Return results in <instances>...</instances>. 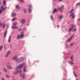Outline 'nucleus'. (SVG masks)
<instances>
[{"label": "nucleus", "instance_id": "nucleus-49", "mask_svg": "<svg viewBox=\"0 0 80 80\" xmlns=\"http://www.w3.org/2000/svg\"><path fill=\"white\" fill-rule=\"evenodd\" d=\"M79 22H80V18L79 19Z\"/></svg>", "mask_w": 80, "mask_h": 80}, {"label": "nucleus", "instance_id": "nucleus-26", "mask_svg": "<svg viewBox=\"0 0 80 80\" xmlns=\"http://www.w3.org/2000/svg\"><path fill=\"white\" fill-rule=\"evenodd\" d=\"M2 49H3V46H0V51L2 50Z\"/></svg>", "mask_w": 80, "mask_h": 80}, {"label": "nucleus", "instance_id": "nucleus-17", "mask_svg": "<svg viewBox=\"0 0 80 80\" xmlns=\"http://www.w3.org/2000/svg\"><path fill=\"white\" fill-rule=\"evenodd\" d=\"M73 36H72L71 38H70L68 40V42H70V40L72 39L73 37Z\"/></svg>", "mask_w": 80, "mask_h": 80}, {"label": "nucleus", "instance_id": "nucleus-42", "mask_svg": "<svg viewBox=\"0 0 80 80\" xmlns=\"http://www.w3.org/2000/svg\"><path fill=\"white\" fill-rule=\"evenodd\" d=\"M51 19H53V17H52V16H51Z\"/></svg>", "mask_w": 80, "mask_h": 80}, {"label": "nucleus", "instance_id": "nucleus-23", "mask_svg": "<svg viewBox=\"0 0 80 80\" xmlns=\"http://www.w3.org/2000/svg\"><path fill=\"white\" fill-rule=\"evenodd\" d=\"M63 6H61V7H59L58 8L59 10H61V9H62L63 8Z\"/></svg>", "mask_w": 80, "mask_h": 80}, {"label": "nucleus", "instance_id": "nucleus-15", "mask_svg": "<svg viewBox=\"0 0 80 80\" xmlns=\"http://www.w3.org/2000/svg\"><path fill=\"white\" fill-rule=\"evenodd\" d=\"M16 8L17 9H20V6L18 5H17L16 6Z\"/></svg>", "mask_w": 80, "mask_h": 80}, {"label": "nucleus", "instance_id": "nucleus-48", "mask_svg": "<svg viewBox=\"0 0 80 80\" xmlns=\"http://www.w3.org/2000/svg\"><path fill=\"white\" fill-rule=\"evenodd\" d=\"M2 74V73H1V72H0V74L1 75Z\"/></svg>", "mask_w": 80, "mask_h": 80}, {"label": "nucleus", "instance_id": "nucleus-25", "mask_svg": "<svg viewBox=\"0 0 80 80\" xmlns=\"http://www.w3.org/2000/svg\"><path fill=\"white\" fill-rule=\"evenodd\" d=\"M11 41V37L10 36L9 38L8 42H10Z\"/></svg>", "mask_w": 80, "mask_h": 80}, {"label": "nucleus", "instance_id": "nucleus-31", "mask_svg": "<svg viewBox=\"0 0 80 80\" xmlns=\"http://www.w3.org/2000/svg\"><path fill=\"white\" fill-rule=\"evenodd\" d=\"M73 9H72L69 12V13H72L73 12Z\"/></svg>", "mask_w": 80, "mask_h": 80}, {"label": "nucleus", "instance_id": "nucleus-38", "mask_svg": "<svg viewBox=\"0 0 80 80\" xmlns=\"http://www.w3.org/2000/svg\"><path fill=\"white\" fill-rule=\"evenodd\" d=\"M73 73H74V75L75 77H77V75L76 74H75V73L74 72H73Z\"/></svg>", "mask_w": 80, "mask_h": 80}, {"label": "nucleus", "instance_id": "nucleus-8", "mask_svg": "<svg viewBox=\"0 0 80 80\" xmlns=\"http://www.w3.org/2000/svg\"><path fill=\"white\" fill-rule=\"evenodd\" d=\"M21 22L22 24H24L25 22V20L24 19H22L21 20Z\"/></svg>", "mask_w": 80, "mask_h": 80}, {"label": "nucleus", "instance_id": "nucleus-35", "mask_svg": "<svg viewBox=\"0 0 80 80\" xmlns=\"http://www.w3.org/2000/svg\"><path fill=\"white\" fill-rule=\"evenodd\" d=\"M68 63H70L71 64H72V65H73L74 64V63L70 62H69Z\"/></svg>", "mask_w": 80, "mask_h": 80}, {"label": "nucleus", "instance_id": "nucleus-50", "mask_svg": "<svg viewBox=\"0 0 80 80\" xmlns=\"http://www.w3.org/2000/svg\"><path fill=\"white\" fill-rule=\"evenodd\" d=\"M76 80H78V79H76Z\"/></svg>", "mask_w": 80, "mask_h": 80}, {"label": "nucleus", "instance_id": "nucleus-27", "mask_svg": "<svg viewBox=\"0 0 80 80\" xmlns=\"http://www.w3.org/2000/svg\"><path fill=\"white\" fill-rule=\"evenodd\" d=\"M71 60H73V55L71 56Z\"/></svg>", "mask_w": 80, "mask_h": 80}, {"label": "nucleus", "instance_id": "nucleus-45", "mask_svg": "<svg viewBox=\"0 0 80 80\" xmlns=\"http://www.w3.org/2000/svg\"><path fill=\"white\" fill-rule=\"evenodd\" d=\"M2 80H5V79H4L3 78H2Z\"/></svg>", "mask_w": 80, "mask_h": 80}, {"label": "nucleus", "instance_id": "nucleus-6", "mask_svg": "<svg viewBox=\"0 0 80 80\" xmlns=\"http://www.w3.org/2000/svg\"><path fill=\"white\" fill-rule=\"evenodd\" d=\"M69 17H72V18L73 19L75 18V14H74V13H72L71 15H69Z\"/></svg>", "mask_w": 80, "mask_h": 80}, {"label": "nucleus", "instance_id": "nucleus-13", "mask_svg": "<svg viewBox=\"0 0 80 80\" xmlns=\"http://www.w3.org/2000/svg\"><path fill=\"white\" fill-rule=\"evenodd\" d=\"M12 29H17L18 28V27L17 26H12Z\"/></svg>", "mask_w": 80, "mask_h": 80}, {"label": "nucleus", "instance_id": "nucleus-37", "mask_svg": "<svg viewBox=\"0 0 80 80\" xmlns=\"http://www.w3.org/2000/svg\"><path fill=\"white\" fill-rule=\"evenodd\" d=\"M29 8H32V5H29Z\"/></svg>", "mask_w": 80, "mask_h": 80}, {"label": "nucleus", "instance_id": "nucleus-20", "mask_svg": "<svg viewBox=\"0 0 80 80\" xmlns=\"http://www.w3.org/2000/svg\"><path fill=\"white\" fill-rule=\"evenodd\" d=\"M57 12V9L56 8H55L53 11V13H55Z\"/></svg>", "mask_w": 80, "mask_h": 80}, {"label": "nucleus", "instance_id": "nucleus-33", "mask_svg": "<svg viewBox=\"0 0 80 80\" xmlns=\"http://www.w3.org/2000/svg\"><path fill=\"white\" fill-rule=\"evenodd\" d=\"M74 45V43H71L70 44V47H72V45Z\"/></svg>", "mask_w": 80, "mask_h": 80}, {"label": "nucleus", "instance_id": "nucleus-12", "mask_svg": "<svg viewBox=\"0 0 80 80\" xmlns=\"http://www.w3.org/2000/svg\"><path fill=\"white\" fill-rule=\"evenodd\" d=\"M17 15V14L15 12H12V17H16Z\"/></svg>", "mask_w": 80, "mask_h": 80}, {"label": "nucleus", "instance_id": "nucleus-7", "mask_svg": "<svg viewBox=\"0 0 80 80\" xmlns=\"http://www.w3.org/2000/svg\"><path fill=\"white\" fill-rule=\"evenodd\" d=\"M22 72V70H19L18 71H15L14 72V74L15 75H16V74H18V73H21Z\"/></svg>", "mask_w": 80, "mask_h": 80}, {"label": "nucleus", "instance_id": "nucleus-43", "mask_svg": "<svg viewBox=\"0 0 80 80\" xmlns=\"http://www.w3.org/2000/svg\"><path fill=\"white\" fill-rule=\"evenodd\" d=\"M9 27V26H8V25H7V28H8V27Z\"/></svg>", "mask_w": 80, "mask_h": 80}, {"label": "nucleus", "instance_id": "nucleus-1", "mask_svg": "<svg viewBox=\"0 0 80 80\" xmlns=\"http://www.w3.org/2000/svg\"><path fill=\"white\" fill-rule=\"evenodd\" d=\"M24 65H25V63H24L20 65L16 68V70H18V69H20V68H22V67H23Z\"/></svg>", "mask_w": 80, "mask_h": 80}, {"label": "nucleus", "instance_id": "nucleus-30", "mask_svg": "<svg viewBox=\"0 0 80 80\" xmlns=\"http://www.w3.org/2000/svg\"><path fill=\"white\" fill-rule=\"evenodd\" d=\"M13 25H17V22H14L13 24Z\"/></svg>", "mask_w": 80, "mask_h": 80}, {"label": "nucleus", "instance_id": "nucleus-29", "mask_svg": "<svg viewBox=\"0 0 80 80\" xmlns=\"http://www.w3.org/2000/svg\"><path fill=\"white\" fill-rule=\"evenodd\" d=\"M16 19H17V18L15 17L12 19V21H14V20H16Z\"/></svg>", "mask_w": 80, "mask_h": 80}, {"label": "nucleus", "instance_id": "nucleus-39", "mask_svg": "<svg viewBox=\"0 0 80 80\" xmlns=\"http://www.w3.org/2000/svg\"><path fill=\"white\" fill-rule=\"evenodd\" d=\"M6 76L8 78H10V76H9L8 75H6Z\"/></svg>", "mask_w": 80, "mask_h": 80}, {"label": "nucleus", "instance_id": "nucleus-32", "mask_svg": "<svg viewBox=\"0 0 80 80\" xmlns=\"http://www.w3.org/2000/svg\"><path fill=\"white\" fill-rule=\"evenodd\" d=\"M2 10H3L1 8V9H0V14H1V13H2Z\"/></svg>", "mask_w": 80, "mask_h": 80}, {"label": "nucleus", "instance_id": "nucleus-10", "mask_svg": "<svg viewBox=\"0 0 80 80\" xmlns=\"http://www.w3.org/2000/svg\"><path fill=\"white\" fill-rule=\"evenodd\" d=\"M72 25V27L71 28H69V33L71 31H72V30H73V27L74 26L73 25Z\"/></svg>", "mask_w": 80, "mask_h": 80}, {"label": "nucleus", "instance_id": "nucleus-2", "mask_svg": "<svg viewBox=\"0 0 80 80\" xmlns=\"http://www.w3.org/2000/svg\"><path fill=\"white\" fill-rule=\"evenodd\" d=\"M25 60V58L23 57H21L18 59V60H17V63H20L21 62Z\"/></svg>", "mask_w": 80, "mask_h": 80}, {"label": "nucleus", "instance_id": "nucleus-9", "mask_svg": "<svg viewBox=\"0 0 80 80\" xmlns=\"http://www.w3.org/2000/svg\"><path fill=\"white\" fill-rule=\"evenodd\" d=\"M11 53V51H9L7 53L5 57H8V56L10 55V54Z\"/></svg>", "mask_w": 80, "mask_h": 80}, {"label": "nucleus", "instance_id": "nucleus-3", "mask_svg": "<svg viewBox=\"0 0 80 80\" xmlns=\"http://www.w3.org/2000/svg\"><path fill=\"white\" fill-rule=\"evenodd\" d=\"M24 37V35L23 34H21L20 36L19 35L18 36L17 39L18 40H19V38H23Z\"/></svg>", "mask_w": 80, "mask_h": 80}, {"label": "nucleus", "instance_id": "nucleus-24", "mask_svg": "<svg viewBox=\"0 0 80 80\" xmlns=\"http://www.w3.org/2000/svg\"><path fill=\"white\" fill-rule=\"evenodd\" d=\"M3 3L4 5V6H6V1H5V0L3 1Z\"/></svg>", "mask_w": 80, "mask_h": 80}, {"label": "nucleus", "instance_id": "nucleus-14", "mask_svg": "<svg viewBox=\"0 0 80 80\" xmlns=\"http://www.w3.org/2000/svg\"><path fill=\"white\" fill-rule=\"evenodd\" d=\"M7 68H8V69H10V70H12V66H8L7 67Z\"/></svg>", "mask_w": 80, "mask_h": 80}, {"label": "nucleus", "instance_id": "nucleus-18", "mask_svg": "<svg viewBox=\"0 0 80 80\" xmlns=\"http://www.w3.org/2000/svg\"><path fill=\"white\" fill-rule=\"evenodd\" d=\"M7 34V31H6L5 32L4 35V37H6Z\"/></svg>", "mask_w": 80, "mask_h": 80}, {"label": "nucleus", "instance_id": "nucleus-19", "mask_svg": "<svg viewBox=\"0 0 80 80\" xmlns=\"http://www.w3.org/2000/svg\"><path fill=\"white\" fill-rule=\"evenodd\" d=\"M22 77V78H26V76L25 74L22 75L21 76Z\"/></svg>", "mask_w": 80, "mask_h": 80}, {"label": "nucleus", "instance_id": "nucleus-28", "mask_svg": "<svg viewBox=\"0 0 80 80\" xmlns=\"http://www.w3.org/2000/svg\"><path fill=\"white\" fill-rule=\"evenodd\" d=\"M28 11L29 12V13H31L32 12V10L30 9V8H28Z\"/></svg>", "mask_w": 80, "mask_h": 80}, {"label": "nucleus", "instance_id": "nucleus-40", "mask_svg": "<svg viewBox=\"0 0 80 80\" xmlns=\"http://www.w3.org/2000/svg\"><path fill=\"white\" fill-rule=\"evenodd\" d=\"M77 5H79V6H80V3H77Z\"/></svg>", "mask_w": 80, "mask_h": 80}, {"label": "nucleus", "instance_id": "nucleus-5", "mask_svg": "<svg viewBox=\"0 0 80 80\" xmlns=\"http://www.w3.org/2000/svg\"><path fill=\"white\" fill-rule=\"evenodd\" d=\"M7 8V7H4V8H3V5H2L1 7V8L2 9L3 12H4V11H5V10Z\"/></svg>", "mask_w": 80, "mask_h": 80}, {"label": "nucleus", "instance_id": "nucleus-44", "mask_svg": "<svg viewBox=\"0 0 80 80\" xmlns=\"http://www.w3.org/2000/svg\"><path fill=\"white\" fill-rule=\"evenodd\" d=\"M76 28H75L74 30V31H73V32H75V31H76Z\"/></svg>", "mask_w": 80, "mask_h": 80}, {"label": "nucleus", "instance_id": "nucleus-34", "mask_svg": "<svg viewBox=\"0 0 80 80\" xmlns=\"http://www.w3.org/2000/svg\"><path fill=\"white\" fill-rule=\"evenodd\" d=\"M19 1H20V2H21L22 3H23L24 2V1L23 0H18Z\"/></svg>", "mask_w": 80, "mask_h": 80}, {"label": "nucleus", "instance_id": "nucleus-46", "mask_svg": "<svg viewBox=\"0 0 80 80\" xmlns=\"http://www.w3.org/2000/svg\"><path fill=\"white\" fill-rule=\"evenodd\" d=\"M59 1H60V2H61L62 1V0H58Z\"/></svg>", "mask_w": 80, "mask_h": 80}, {"label": "nucleus", "instance_id": "nucleus-16", "mask_svg": "<svg viewBox=\"0 0 80 80\" xmlns=\"http://www.w3.org/2000/svg\"><path fill=\"white\" fill-rule=\"evenodd\" d=\"M27 66H25L24 67V68L23 69V72H26V70H27Z\"/></svg>", "mask_w": 80, "mask_h": 80}, {"label": "nucleus", "instance_id": "nucleus-11", "mask_svg": "<svg viewBox=\"0 0 80 80\" xmlns=\"http://www.w3.org/2000/svg\"><path fill=\"white\" fill-rule=\"evenodd\" d=\"M13 60H15L16 62H17V60H18V59L17 58V57L15 56L13 58Z\"/></svg>", "mask_w": 80, "mask_h": 80}, {"label": "nucleus", "instance_id": "nucleus-36", "mask_svg": "<svg viewBox=\"0 0 80 80\" xmlns=\"http://www.w3.org/2000/svg\"><path fill=\"white\" fill-rule=\"evenodd\" d=\"M4 70H5V72L7 73V69L5 68H3Z\"/></svg>", "mask_w": 80, "mask_h": 80}, {"label": "nucleus", "instance_id": "nucleus-4", "mask_svg": "<svg viewBox=\"0 0 80 80\" xmlns=\"http://www.w3.org/2000/svg\"><path fill=\"white\" fill-rule=\"evenodd\" d=\"M2 26L3 28H5V26H6V25L4 23H2L0 22V27Z\"/></svg>", "mask_w": 80, "mask_h": 80}, {"label": "nucleus", "instance_id": "nucleus-41", "mask_svg": "<svg viewBox=\"0 0 80 80\" xmlns=\"http://www.w3.org/2000/svg\"><path fill=\"white\" fill-rule=\"evenodd\" d=\"M23 12H24V13H25L26 12V10L25 9H24L23 10Z\"/></svg>", "mask_w": 80, "mask_h": 80}, {"label": "nucleus", "instance_id": "nucleus-47", "mask_svg": "<svg viewBox=\"0 0 80 80\" xmlns=\"http://www.w3.org/2000/svg\"><path fill=\"white\" fill-rule=\"evenodd\" d=\"M0 5H1V2H0Z\"/></svg>", "mask_w": 80, "mask_h": 80}, {"label": "nucleus", "instance_id": "nucleus-22", "mask_svg": "<svg viewBox=\"0 0 80 80\" xmlns=\"http://www.w3.org/2000/svg\"><path fill=\"white\" fill-rule=\"evenodd\" d=\"M58 18L59 19H62V18H63V15H61L59 16V17Z\"/></svg>", "mask_w": 80, "mask_h": 80}, {"label": "nucleus", "instance_id": "nucleus-21", "mask_svg": "<svg viewBox=\"0 0 80 80\" xmlns=\"http://www.w3.org/2000/svg\"><path fill=\"white\" fill-rule=\"evenodd\" d=\"M10 65H11V63H10V62L8 63L7 65V67H9V66H11Z\"/></svg>", "mask_w": 80, "mask_h": 80}]
</instances>
